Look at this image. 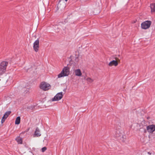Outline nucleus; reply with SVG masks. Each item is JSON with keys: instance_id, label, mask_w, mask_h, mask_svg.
<instances>
[{"instance_id": "6", "label": "nucleus", "mask_w": 155, "mask_h": 155, "mask_svg": "<svg viewBox=\"0 0 155 155\" xmlns=\"http://www.w3.org/2000/svg\"><path fill=\"white\" fill-rule=\"evenodd\" d=\"M146 129L149 133L152 134L155 131V125H150L147 127Z\"/></svg>"}, {"instance_id": "24", "label": "nucleus", "mask_w": 155, "mask_h": 155, "mask_svg": "<svg viewBox=\"0 0 155 155\" xmlns=\"http://www.w3.org/2000/svg\"><path fill=\"white\" fill-rule=\"evenodd\" d=\"M68 0H65V1L67 2Z\"/></svg>"}, {"instance_id": "10", "label": "nucleus", "mask_w": 155, "mask_h": 155, "mask_svg": "<svg viewBox=\"0 0 155 155\" xmlns=\"http://www.w3.org/2000/svg\"><path fill=\"white\" fill-rule=\"evenodd\" d=\"M40 130L38 127H37L35 130L34 134L33 135L34 137H39L41 136Z\"/></svg>"}, {"instance_id": "7", "label": "nucleus", "mask_w": 155, "mask_h": 155, "mask_svg": "<svg viewBox=\"0 0 155 155\" xmlns=\"http://www.w3.org/2000/svg\"><path fill=\"white\" fill-rule=\"evenodd\" d=\"M33 48L35 51L37 52L38 51L39 48V40L38 39L33 44Z\"/></svg>"}, {"instance_id": "11", "label": "nucleus", "mask_w": 155, "mask_h": 155, "mask_svg": "<svg viewBox=\"0 0 155 155\" xmlns=\"http://www.w3.org/2000/svg\"><path fill=\"white\" fill-rule=\"evenodd\" d=\"M74 73L75 75L77 76H81L82 74L81 70L79 69L75 70L74 71Z\"/></svg>"}, {"instance_id": "22", "label": "nucleus", "mask_w": 155, "mask_h": 155, "mask_svg": "<svg viewBox=\"0 0 155 155\" xmlns=\"http://www.w3.org/2000/svg\"><path fill=\"white\" fill-rule=\"evenodd\" d=\"M147 153L149 155H151L152 154L151 153H150V152H148Z\"/></svg>"}, {"instance_id": "17", "label": "nucleus", "mask_w": 155, "mask_h": 155, "mask_svg": "<svg viewBox=\"0 0 155 155\" xmlns=\"http://www.w3.org/2000/svg\"><path fill=\"white\" fill-rule=\"evenodd\" d=\"M86 80L87 82L89 83H92L94 80L90 78H87L86 79Z\"/></svg>"}, {"instance_id": "19", "label": "nucleus", "mask_w": 155, "mask_h": 155, "mask_svg": "<svg viewBox=\"0 0 155 155\" xmlns=\"http://www.w3.org/2000/svg\"><path fill=\"white\" fill-rule=\"evenodd\" d=\"M6 119L5 118H4L3 117H2V120H1V123H3L4 121H5V120Z\"/></svg>"}, {"instance_id": "16", "label": "nucleus", "mask_w": 155, "mask_h": 155, "mask_svg": "<svg viewBox=\"0 0 155 155\" xmlns=\"http://www.w3.org/2000/svg\"><path fill=\"white\" fill-rule=\"evenodd\" d=\"M11 113V112L10 111L6 112L3 117L6 119L8 117V116Z\"/></svg>"}, {"instance_id": "15", "label": "nucleus", "mask_w": 155, "mask_h": 155, "mask_svg": "<svg viewBox=\"0 0 155 155\" xmlns=\"http://www.w3.org/2000/svg\"><path fill=\"white\" fill-rule=\"evenodd\" d=\"M20 122V117H17L15 121V124H18Z\"/></svg>"}, {"instance_id": "23", "label": "nucleus", "mask_w": 155, "mask_h": 155, "mask_svg": "<svg viewBox=\"0 0 155 155\" xmlns=\"http://www.w3.org/2000/svg\"><path fill=\"white\" fill-rule=\"evenodd\" d=\"M28 91H28V90H27V92H26V93H27V92H28Z\"/></svg>"}, {"instance_id": "13", "label": "nucleus", "mask_w": 155, "mask_h": 155, "mask_svg": "<svg viewBox=\"0 0 155 155\" xmlns=\"http://www.w3.org/2000/svg\"><path fill=\"white\" fill-rule=\"evenodd\" d=\"M126 138V137L125 135L123 134L118 139L124 142L125 141Z\"/></svg>"}, {"instance_id": "4", "label": "nucleus", "mask_w": 155, "mask_h": 155, "mask_svg": "<svg viewBox=\"0 0 155 155\" xmlns=\"http://www.w3.org/2000/svg\"><path fill=\"white\" fill-rule=\"evenodd\" d=\"M152 22L150 21H146L141 24V28L144 29H147L149 28L151 25Z\"/></svg>"}, {"instance_id": "8", "label": "nucleus", "mask_w": 155, "mask_h": 155, "mask_svg": "<svg viewBox=\"0 0 155 155\" xmlns=\"http://www.w3.org/2000/svg\"><path fill=\"white\" fill-rule=\"evenodd\" d=\"M123 134V131L121 129H117L115 134V136L117 139Z\"/></svg>"}, {"instance_id": "18", "label": "nucleus", "mask_w": 155, "mask_h": 155, "mask_svg": "<svg viewBox=\"0 0 155 155\" xmlns=\"http://www.w3.org/2000/svg\"><path fill=\"white\" fill-rule=\"evenodd\" d=\"M47 149V148L45 147H43L41 149V151L42 152H44Z\"/></svg>"}, {"instance_id": "1", "label": "nucleus", "mask_w": 155, "mask_h": 155, "mask_svg": "<svg viewBox=\"0 0 155 155\" xmlns=\"http://www.w3.org/2000/svg\"><path fill=\"white\" fill-rule=\"evenodd\" d=\"M70 74V68L68 67H65L63 69L60 73L58 75V78L68 76Z\"/></svg>"}, {"instance_id": "12", "label": "nucleus", "mask_w": 155, "mask_h": 155, "mask_svg": "<svg viewBox=\"0 0 155 155\" xmlns=\"http://www.w3.org/2000/svg\"><path fill=\"white\" fill-rule=\"evenodd\" d=\"M150 8L152 13L155 12V3H153L150 4Z\"/></svg>"}, {"instance_id": "25", "label": "nucleus", "mask_w": 155, "mask_h": 155, "mask_svg": "<svg viewBox=\"0 0 155 155\" xmlns=\"http://www.w3.org/2000/svg\"><path fill=\"white\" fill-rule=\"evenodd\" d=\"M145 132H146V130H145Z\"/></svg>"}, {"instance_id": "9", "label": "nucleus", "mask_w": 155, "mask_h": 155, "mask_svg": "<svg viewBox=\"0 0 155 155\" xmlns=\"http://www.w3.org/2000/svg\"><path fill=\"white\" fill-rule=\"evenodd\" d=\"M115 59L116 60H113L111 61L108 64V65L110 66H116L118 64L117 61H120V60L117 58H115Z\"/></svg>"}, {"instance_id": "20", "label": "nucleus", "mask_w": 155, "mask_h": 155, "mask_svg": "<svg viewBox=\"0 0 155 155\" xmlns=\"http://www.w3.org/2000/svg\"><path fill=\"white\" fill-rule=\"evenodd\" d=\"M75 60V61L76 62H77L79 60H78V57H77L76 58Z\"/></svg>"}, {"instance_id": "14", "label": "nucleus", "mask_w": 155, "mask_h": 155, "mask_svg": "<svg viewBox=\"0 0 155 155\" xmlns=\"http://www.w3.org/2000/svg\"><path fill=\"white\" fill-rule=\"evenodd\" d=\"M16 140L19 144H21L22 143V140L21 138L18 137L16 139Z\"/></svg>"}, {"instance_id": "2", "label": "nucleus", "mask_w": 155, "mask_h": 155, "mask_svg": "<svg viewBox=\"0 0 155 155\" xmlns=\"http://www.w3.org/2000/svg\"><path fill=\"white\" fill-rule=\"evenodd\" d=\"M40 88L44 91H46L49 90L51 87V85L48 83L45 82H42L40 85Z\"/></svg>"}, {"instance_id": "21", "label": "nucleus", "mask_w": 155, "mask_h": 155, "mask_svg": "<svg viewBox=\"0 0 155 155\" xmlns=\"http://www.w3.org/2000/svg\"><path fill=\"white\" fill-rule=\"evenodd\" d=\"M29 130V128H28L26 131H25V132H27Z\"/></svg>"}, {"instance_id": "5", "label": "nucleus", "mask_w": 155, "mask_h": 155, "mask_svg": "<svg viewBox=\"0 0 155 155\" xmlns=\"http://www.w3.org/2000/svg\"><path fill=\"white\" fill-rule=\"evenodd\" d=\"M63 96L62 92H61L57 93L54 98L52 99V101H58L62 99Z\"/></svg>"}, {"instance_id": "3", "label": "nucleus", "mask_w": 155, "mask_h": 155, "mask_svg": "<svg viewBox=\"0 0 155 155\" xmlns=\"http://www.w3.org/2000/svg\"><path fill=\"white\" fill-rule=\"evenodd\" d=\"M8 63L6 61L2 62L0 64V75L4 73L6 70Z\"/></svg>"}]
</instances>
